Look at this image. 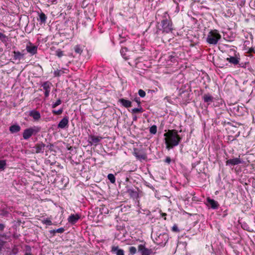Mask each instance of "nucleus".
<instances>
[{"label": "nucleus", "instance_id": "obj_38", "mask_svg": "<svg viewBox=\"0 0 255 255\" xmlns=\"http://www.w3.org/2000/svg\"><path fill=\"white\" fill-rule=\"evenodd\" d=\"M63 72L61 71V70H57L56 71H54V75L55 76H56V77H59L60 76L62 73H63Z\"/></svg>", "mask_w": 255, "mask_h": 255}, {"label": "nucleus", "instance_id": "obj_41", "mask_svg": "<svg viewBox=\"0 0 255 255\" xmlns=\"http://www.w3.org/2000/svg\"><path fill=\"white\" fill-rule=\"evenodd\" d=\"M134 101L135 102H136L137 103V104H138V105L139 106H140V99H139V98L137 97H135V98L134 99Z\"/></svg>", "mask_w": 255, "mask_h": 255}, {"label": "nucleus", "instance_id": "obj_21", "mask_svg": "<svg viewBox=\"0 0 255 255\" xmlns=\"http://www.w3.org/2000/svg\"><path fill=\"white\" fill-rule=\"evenodd\" d=\"M203 99L204 102L207 103L208 105H209L213 102L214 98L211 95L207 94L204 95L203 96Z\"/></svg>", "mask_w": 255, "mask_h": 255}, {"label": "nucleus", "instance_id": "obj_8", "mask_svg": "<svg viewBox=\"0 0 255 255\" xmlns=\"http://www.w3.org/2000/svg\"><path fill=\"white\" fill-rule=\"evenodd\" d=\"M69 127V118L65 116L59 123L57 125L58 128L66 129Z\"/></svg>", "mask_w": 255, "mask_h": 255}, {"label": "nucleus", "instance_id": "obj_30", "mask_svg": "<svg viewBox=\"0 0 255 255\" xmlns=\"http://www.w3.org/2000/svg\"><path fill=\"white\" fill-rule=\"evenodd\" d=\"M143 112V109L139 106V108H134L132 109V113L135 114L137 113H142Z\"/></svg>", "mask_w": 255, "mask_h": 255}, {"label": "nucleus", "instance_id": "obj_44", "mask_svg": "<svg viewBox=\"0 0 255 255\" xmlns=\"http://www.w3.org/2000/svg\"><path fill=\"white\" fill-rule=\"evenodd\" d=\"M161 216H162V217H164V220H166L165 216H166V213H161Z\"/></svg>", "mask_w": 255, "mask_h": 255}, {"label": "nucleus", "instance_id": "obj_12", "mask_svg": "<svg viewBox=\"0 0 255 255\" xmlns=\"http://www.w3.org/2000/svg\"><path fill=\"white\" fill-rule=\"evenodd\" d=\"M45 145L42 142L37 143L33 147V152L36 153H43L45 150Z\"/></svg>", "mask_w": 255, "mask_h": 255}, {"label": "nucleus", "instance_id": "obj_16", "mask_svg": "<svg viewBox=\"0 0 255 255\" xmlns=\"http://www.w3.org/2000/svg\"><path fill=\"white\" fill-rule=\"evenodd\" d=\"M111 252L116 255H125L124 251L120 249L119 246H112L111 248Z\"/></svg>", "mask_w": 255, "mask_h": 255}, {"label": "nucleus", "instance_id": "obj_39", "mask_svg": "<svg viewBox=\"0 0 255 255\" xmlns=\"http://www.w3.org/2000/svg\"><path fill=\"white\" fill-rule=\"evenodd\" d=\"M172 231L174 232L178 233L179 232V230L176 225H174L172 228Z\"/></svg>", "mask_w": 255, "mask_h": 255}, {"label": "nucleus", "instance_id": "obj_34", "mask_svg": "<svg viewBox=\"0 0 255 255\" xmlns=\"http://www.w3.org/2000/svg\"><path fill=\"white\" fill-rule=\"evenodd\" d=\"M129 252L130 254L133 255H134L136 252V249L135 247L131 246L129 248Z\"/></svg>", "mask_w": 255, "mask_h": 255}, {"label": "nucleus", "instance_id": "obj_3", "mask_svg": "<svg viewBox=\"0 0 255 255\" xmlns=\"http://www.w3.org/2000/svg\"><path fill=\"white\" fill-rule=\"evenodd\" d=\"M221 38V35L217 29L211 30L207 35L206 41L212 45H216Z\"/></svg>", "mask_w": 255, "mask_h": 255}, {"label": "nucleus", "instance_id": "obj_37", "mask_svg": "<svg viewBox=\"0 0 255 255\" xmlns=\"http://www.w3.org/2000/svg\"><path fill=\"white\" fill-rule=\"evenodd\" d=\"M138 94L139 96L142 98L144 97L146 95L145 92L142 89L138 90Z\"/></svg>", "mask_w": 255, "mask_h": 255}, {"label": "nucleus", "instance_id": "obj_40", "mask_svg": "<svg viewBox=\"0 0 255 255\" xmlns=\"http://www.w3.org/2000/svg\"><path fill=\"white\" fill-rule=\"evenodd\" d=\"M5 242L0 239V251H1L5 244Z\"/></svg>", "mask_w": 255, "mask_h": 255}, {"label": "nucleus", "instance_id": "obj_42", "mask_svg": "<svg viewBox=\"0 0 255 255\" xmlns=\"http://www.w3.org/2000/svg\"><path fill=\"white\" fill-rule=\"evenodd\" d=\"M171 158L169 156H167L165 158V162L168 164H170L171 162Z\"/></svg>", "mask_w": 255, "mask_h": 255}, {"label": "nucleus", "instance_id": "obj_36", "mask_svg": "<svg viewBox=\"0 0 255 255\" xmlns=\"http://www.w3.org/2000/svg\"><path fill=\"white\" fill-rule=\"evenodd\" d=\"M42 223L43 224H45L46 225H49V226L51 225L52 224L51 221L49 219L43 220L42 221Z\"/></svg>", "mask_w": 255, "mask_h": 255}, {"label": "nucleus", "instance_id": "obj_15", "mask_svg": "<svg viewBox=\"0 0 255 255\" xmlns=\"http://www.w3.org/2000/svg\"><path fill=\"white\" fill-rule=\"evenodd\" d=\"M207 205L213 209H217L219 207L218 202L210 197L207 198Z\"/></svg>", "mask_w": 255, "mask_h": 255}, {"label": "nucleus", "instance_id": "obj_32", "mask_svg": "<svg viewBox=\"0 0 255 255\" xmlns=\"http://www.w3.org/2000/svg\"><path fill=\"white\" fill-rule=\"evenodd\" d=\"M0 40L2 42H5L7 40V36L5 35H4V34H3L1 32H0Z\"/></svg>", "mask_w": 255, "mask_h": 255}, {"label": "nucleus", "instance_id": "obj_4", "mask_svg": "<svg viewBox=\"0 0 255 255\" xmlns=\"http://www.w3.org/2000/svg\"><path fill=\"white\" fill-rule=\"evenodd\" d=\"M40 130V128L38 127H31L26 128L24 130L22 136L23 138L27 140L29 139L32 135L36 134Z\"/></svg>", "mask_w": 255, "mask_h": 255}, {"label": "nucleus", "instance_id": "obj_35", "mask_svg": "<svg viewBox=\"0 0 255 255\" xmlns=\"http://www.w3.org/2000/svg\"><path fill=\"white\" fill-rule=\"evenodd\" d=\"M55 55L60 58L64 55L63 51L60 49H58L55 52Z\"/></svg>", "mask_w": 255, "mask_h": 255}, {"label": "nucleus", "instance_id": "obj_25", "mask_svg": "<svg viewBox=\"0 0 255 255\" xmlns=\"http://www.w3.org/2000/svg\"><path fill=\"white\" fill-rule=\"evenodd\" d=\"M74 50L75 52L77 53L81 54L82 52H83V49L81 45H77L74 47Z\"/></svg>", "mask_w": 255, "mask_h": 255}, {"label": "nucleus", "instance_id": "obj_46", "mask_svg": "<svg viewBox=\"0 0 255 255\" xmlns=\"http://www.w3.org/2000/svg\"><path fill=\"white\" fill-rule=\"evenodd\" d=\"M24 255H32L30 253L26 252L25 253Z\"/></svg>", "mask_w": 255, "mask_h": 255}, {"label": "nucleus", "instance_id": "obj_11", "mask_svg": "<svg viewBox=\"0 0 255 255\" xmlns=\"http://www.w3.org/2000/svg\"><path fill=\"white\" fill-rule=\"evenodd\" d=\"M133 154L139 160H145L147 157L146 155L144 152L139 150L136 148L134 149Z\"/></svg>", "mask_w": 255, "mask_h": 255}, {"label": "nucleus", "instance_id": "obj_18", "mask_svg": "<svg viewBox=\"0 0 255 255\" xmlns=\"http://www.w3.org/2000/svg\"><path fill=\"white\" fill-rule=\"evenodd\" d=\"M29 116L32 117L35 121H38L41 118L40 113L35 110L30 111L29 112Z\"/></svg>", "mask_w": 255, "mask_h": 255}, {"label": "nucleus", "instance_id": "obj_9", "mask_svg": "<svg viewBox=\"0 0 255 255\" xmlns=\"http://www.w3.org/2000/svg\"><path fill=\"white\" fill-rule=\"evenodd\" d=\"M243 163L244 161L240 158V155L239 156V157L228 159L226 161V165L234 166Z\"/></svg>", "mask_w": 255, "mask_h": 255}, {"label": "nucleus", "instance_id": "obj_27", "mask_svg": "<svg viewBox=\"0 0 255 255\" xmlns=\"http://www.w3.org/2000/svg\"><path fill=\"white\" fill-rule=\"evenodd\" d=\"M65 230L63 228H60L57 230H54L50 231L51 234H54L56 233H63L64 232Z\"/></svg>", "mask_w": 255, "mask_h": 255}, {"label": "nucleus", "instance_id": "obj_1", "mask_svg": "<svg viewBox=\"0 0 255 255\" xmlns=\"http://www.w3.org/2000/svg\"><path fill=\"white\" fill-rule=\"evenodd\" d=\"M164 136L166 148L168 149L177 146L182 139V137L178 134V131L176 129H168L164 134Z\"/></svg>", "mask_w": 255, "mask_h": 255}, {"label": "nucleus", "instance_id": "obj_19", "mask_svg": "<svg viewBox=\"0 0 255 255\" xmlns=\"http://www.w3.org/2000/svg\"><path fill=\"white\" fill-rule=\"evenodd\" d=\"M127 193L128 194L130 197L133 199H137L139 197L138 191L133 189H128L127 190Z\"/></svg>", "mask_w": 255, "mask_h": 255}, {"label": "nucleus", "instance_id": "obj_23", "mask_svg": "<svg viewBox=\"0 0 255 255\" xmlns=\"http://www.w3.org/2000/svg\"><path fill=\"white\" fill-rule=\"evenodd\" d=\"M46 19H47V16L44 13L41 12L39 14V18L38 20L40 21L41 23H45L46 22Z\"/></svg>", "mask_w": 255, "mask_h": 255}, {"label": "nucleus", "instance_id": "obj_49", "mask_svg": "<svg viewBox=\"0 0 255 255\" xmlns=\"http://www.w3.org/2000/svg\"><path fill=\"white\" fill-rule=\"evenodd\" d=\"M254 220H255V218H254Z\"/></svg>", "mask_w": 255, "mask_h": 255}, {"label": "nucleus", "instance_id": "obj_20", "mask_svg": "<svg viewBox=\"0 0 255 255\" xmlns=\"http://www.w3.org/2000/svg\"><path fill=\"white\" fill-rule=\"evenodd\" d=\"M119 102L125 108H129L131 107V102L128 100L125 99H120L119 100Z\"/></svg>", "mask_w": 255, "mask_h": 255}, {"label": "nucleus", "instance_id": "obj_43", "mask_svg": "<svg viewBox=\"0 0 255 255\" xmlns=\"http://www.w3.org/2000/svg\"><path fill=\"white\" fill-rule=\"evenodd\" d=\"M5 228V226L3 224H0V231H2Z\"/></svg>", "mask_w": 255, "mask_h": 255}, {"label": "nucleus", "instance_id": "obj_5", "mask_svg": "<svg viewBox=\"0 0 255 255\" xmlns=\"http://www.w3.org/2000/svg\"><path fill=\"white\" fill-rule=\"evenodd\" d=\"M226 60L234 65H239L238 67H242L241 65L239 64L240 61L239 53H236L233 56H230L229 57L227 58Z\"/></svg>", "mask_w": 255, "mask_h": 255}, {"label": "nucleus", "instance_id": "obj_17", "mask_svg": "<svg viewBox=\"0 0 255 255\" xmlns=\"http://www.w3.org/2000/svg\"><path fill=\"white\" fill-rule=\"evenodd\" d=\"M80 216L78 214H71L68 218V222L74 225L77 222L78 220L80 219Z\"/></svg>", "mask_w": 255, "mask_h": 255}, {"label": "nucleus", "instance_id": "obj_26", "mask_svg": "<svg viewBox=\"0 0 255 255\" xmlns=\"http://www.w3.org/2000/svg\"><path fill=\"white\" fill-rule=\"evenodd\" d=\"M108 179L112 183H115L116 182V178L114 174H109L108 175Z\"/></svg>", "mask_w": 255, "mask_h": 255}, {"label": "nucleus", "instance_id": "obj_6", "mask_svg": "<svg viewBox=\"0 0 255 255\" xmlns=\"http://www.w3.org/2000/svg\"><path fill=\"white\" fill-rule=\"evenodd\" d=\"M52 86V83L49 81H45L41 84V87L42 89L40 90L44 91V96L45 98H47L49 96L51 88Z\"/></svg>", "mask_w": 255, "mask_h": 255}, {"label": "nucleus", "instance_id": "obj_2", "mask_svg": "<svg viewBox=\"0 0 255 255\" xmlns=\"http://www.w3.org/2000/svg\"><path fill=\"white\" fill-rule=\"evenodd\" d=\"M156 19L161 20L163 32H171L173 29V24L170 16L166 11L158 10L156 15Z\"/></svg>", "mask_w": 255, "mask_h": 255}, {"label": "nucleus", "instance_id": "obj_45", "mask_svg": "<svg viewBox=\"0 0 255 255\" xmlns=\"http://www.w3.org/2000/svg\"><path fill=\"white\" fill-rule=\"evenodd\" d=\"M252 187L254 188H255V178L254 179V181H253L252 182Z\"/></svg>", "mask_w": 255, "mask_h": 255}, {"label": "nucleus", "instance_id": "obj_31", "mask_svg": "<svg viewBox=\"0 0 255 255\" xmlns=\"http://www.w3.org/2000/svg\"><path fill=\"white\" fill-rule=\"evenodd\" d=\"M62 103V101L61 99H59L56 101V102L53 103L51 105L52 108L54 109L57 107L58 106L60 105Z\"/></svg>", "mask_w": 255, "mask_h": 255}, {"label": "nucleus", "instance_id": "obj_13", "mask_svg": "<svg viewBox=\"0 0 255 255\" xmlns=\"http://www.w3.org/2000/svg\"><path fill=\"white\" fill-rule=\"evenodd\" d=\"M26 50L28 53H30L32 55H33L37 53V47L35 45H34L31 42H29L26 46Z\"/></svg>", "mask_w": 255, "mask_h": 255}, {"label": "nucleus", "instance_id": "obj_28", "mask_svg": "<svg viewBox=\"0 0 255 255\" xmlns=\"http://www.w3.org/2000/svg\"><path fill=\"white\" fill-rule=\"evenodd\" d=\"M6 161L4 160H0V170L3 171L6 166Z\"/></svg>", "mask_w": 255, "mask_h": 255}, {"label": "nucleus", "instance_id": "obj_48", "mask_svg": "<svg viewBox=\"0 0 255 255\" xmlns=\"http://www.w3.org/2000/svg\"><path fill=\"white\" fill-rule=\"evenodd\" d=\"M54 1H56V0H54L53 1H52V3H53Z\"/></svg>", "mask_w": 255, "mask_h": 255}, {"label": "nucleus", "instance_id": "obj_10", "mask_svg": "<svg viewBox=\"0 0 255 255\" xmlns=\"http://www.w3.org/2000/svg\"><path fill=\"white\" fill-rule=\"evenodd\" d=\"M138 251L140 252L141 255H150L152 252L151 249L145 248V245L142 244L138 246Z\"/></svg>", "mask_w": 255, "mask_h": 255}, {"label": "nucleus", "instance_id": "obj_7", "mask_svg": "<svg viewBox=\"0 0 255 255\" xmlns=\"http://www.w3.org/2000/svg\"><path fill=\"white\" fill-rule=\"evenodd\" d=\"M24 52V50H23L21 52L18 51H14L12 56L13 60L16 62L17 63H19L20 60L24 58L25 55Z\"/></svg>", "mask_w": 255, "mask_h": 255}, {"label": "nucleus", "instance_id": "obj_33", "mask_svg": "<svg viewBox=\"0 0 255 255\" xmlns=\"http://www.w3.org/2000/svg\"><path fill=\"white\" fill-rule=\"evenodd\" d=\"M63 112V108H61L60 109H59V110H58L57 111H56V110H52V113L54 115H60L61 114H62Z\"/></svg>", "mask_w": 255, "mask_h": 255}, {"label": "nucleus", "instance_id": "obj_47", "mask_svg": "<svg viewBox=\"0 0 255 255\" xmlns=\"http://www.w3.org/2000/svg\"><path fill=\"white\" fill-rule=\"evenodd\" d=\"M133 120H136V117L134 118Z\"/></svg>", "mask_w": 255, "mask_h": 255}, {"label": "nucleus", "instance_id": "obj_14", "mask_svg": "<svg viewBox=\"0 0 255 255\" xmlns=\"http://www.w3.org/2000/svg\"><path fill=\"white\" fill-rule=\"evenodd\" d=\"M102 139V136L90 135L89 137V141L91 144L97 145Z\"/></svg>", "mask_w": 255, "mask_h": 255}, {"label": "nucleus", "instance_id": "obj_22", "mask_svg": "<svg viewBox=\"0 0 255 255\" xmlns=\"http://www.w3.org/2000/svg\"><path fill=\"white\" fill-rule=\"evenodd\" d=\"M20 129V127L18 125H13L9 127V131L12 133L19 132Z\"/></svg>", "mask_w": 255, "mask_h": 255}, {"label": "nucleus", "instance_id": "obj_29", "mask_svg": "<svg viewBox=\"0 0 255 255\" xmlns=\"http://www.w3.org/2000/svg\"><path fill=\"white\" fill-rule=\"evenodd\" d=\"M150 133L155 134L157 132V127L155 125L151 126L149 128Z\"/></svg>", "mask_w": 255, "mask_h": 255}, {"label": "nucleus", "instance_id": "obj_24", "mask_svg": "<svg viewBox=\"0 0 255 255\" xmlns=\"http://www.w3.org/2000/svg\"><path fill=\"white\" fill-rule=\"evenodd\" d=\"M127 51L128 49L126 47H122L120 50V52L122 57L126 60L128 59L127 56H126V53L127 52Z\"/></svg>", "mask_w": 255, "mask_h": 255}]
</instances>
